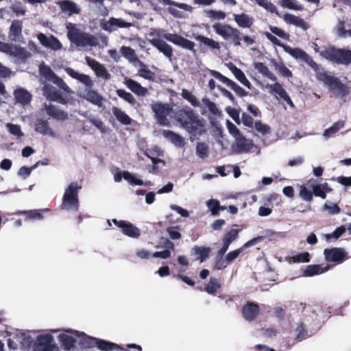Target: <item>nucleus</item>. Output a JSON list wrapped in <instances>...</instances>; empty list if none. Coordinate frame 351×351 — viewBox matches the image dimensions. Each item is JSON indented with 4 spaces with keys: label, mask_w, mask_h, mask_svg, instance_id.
Listing matches in <instances>:
<instances>
[{
    "label": "nucleus",
    "mask_w": 351,
    "mask_h": 351,
    "mask_svg": "<svg viewBox=\"0 0 351 351\" xmlns=\"http://www.w3.org/2000/svg\"><path fill=\"white\" fill-rule=\"evenodd\" d=\"M175 119L190 135V139L199 137L206 132L205 121L190 107L178 110L175 112Z\"/></svg>",
    "instance_id": "obj_1"
},
{
    "label": "nucleus",
    "mask_w": 351,
    "mask_h": 351,
    "mask_svg": "<svg viewBox=\"0 0 351 351\" xmlns=\"http://www.w3.org/2000/svg\"><path fill=\"white\" fill-rule=\"evenodd\" d=\"M215 32L220 36L224 40L230 42L235 47L241 46V41L243 40L247 46L253 45L255 41L249 36H245L237 28L229 24L216 23L213 25Z\"/></svg>",
    "instance_id": "obj_2"
},
{
    "label": "nucleus",
    "mask_w": 351,
    "mask_h": 351,
    "mask_svg": "<svg viewBox=\"0 0 351 351\" xmlns=\"http://www.w3.org/2000/svg\"><path fill=\"white\" fill-rule=\"evenodd\" d=\"M320 56L337 64L348 65L351 63V51L346 49L330 46L322 50Z\"/></svg>",
    "instance_id": "obj_3"
},
{
    "label": "nucleus",
    "mask_w": 351,
    "mask_h": 351,
    "mask_svg": "<svg viewBox=\"0 0 351 351\" xmlns=\"http://www.w3.org/2000/svg\"><path fill=\"white\" fill-rule=\"evenodd\" d=\"M68 29V38L71 43H75L77 46L86 47L90 46L95 47L97 45V38L86 32H80L75 28L74 24L69 23L66 25Z\"/></svg>",
    "instance_id": "obj_4"
},
{
    "label": "nucleus",
    "mask_w": 351,
    "mask_h": 351,
    "mask_svg": "<svg viewBox=\"0 0 351 351\" xmlns=\"http://www.w3.org/2000/svg\"><path fill=\"white\" fill-rule=\"evenodd\" d=\"M82 188L77 182H71L65 189L61 204V208L66 210L78 211L80 200L78 191Z\"/></svg>",
    "instance_id": "obj_5"
},
{
    "label": "nucleus",
    "mask_w": 351,
    "mask_h": 351,
    "mask_svg": "<svg viewBox=\"0 0 351 351\" xmlns=\"http://www.w3.org/2000/svg\"><path fill=\"white\" fill-rule=\"evenodd\" d=\"M319 80L328 86L337 97H344L349 95L350 88L343 84L338 77L326 73L319 75Z\"/></svg>",
    "instance_id": "obj_6"
},
{
    "label": "nucleus",
    "mask_w": 351,
    "mask_h": 351,
    "mask_svg": "<svg viewBox=\"0 0 351 351\" xmlns=\"http://www.w3.org/2000/svg\"><path fill=\"white\" fill-rule=\"evenodd\" d=\"M151 108L157 123L160 125H167L168 124L167 116L172 110L169 104L154 102L151 104Z\"/></svg>",
    "instance_id": "obj_7"
},
{
    "label": "nucleus",
    "mask_w": 351,
    "mask_h": 351,
    "mask_svg": "<svg viewBox=\"0 0 351 351\" xmlns=\"http://www.w3.org/2000/svg\"><path fill=\"white\" fill-rule=\"evenodd\" d=\"M325 261L328 263L341 264L348 258V253L343 248L332 247L324 250Z\"/></svg>",
    "instance_id": "obj_8"
},
{
    "label": "nucleus",
    "mask_w": 351,
    "mask_h": 351,
    "mask_svg": "<svg viewBox=\"0 0 351 351\" xmlns=\"http://www.w3.org/2000/svg\"><path fill=\"white\" fill-rule=\"evenodd\" d=\"M53 337L50 334L38 335L33 347V351H58V348L53 344Z\"/></svg>",
    "instance_id": "obj_9"
},
{
    "label": "nucleus",
    "mask_w": 351,
    "mask_h": 351,
    "mask_svg": "<svg viewBox=\"0 0 351 351\" xmlns=\"http://www.w3.org/2000/svg\"><path fill=\"white\" fill-rule=\"evenodd\" d=\"M285 51L295 59L306 62L312 69L318 68V64L313 60V58L306 52L300 48H291L289 46H284Z\"/></svg>",
    "instance_id": "obj_10"
},
{
    "label": "nucleus",
    "mask_w": 351,
    "mask_h": 351,
    "mask_svg": "<svg viewBox=\"0 0 351 351\" xmlns=\"http://www.w3.org/2000/svg\"><path fill=\"white\" fill-rule=\"evenodd\" d=\"M164 38L167 40H168V41L173 43L174 45H178L183 49H188V50L192 51H195V44L193 42L184 38L181 35H179L178 34L169 33V34H165L164 35Z\"/></svg>",
    "instance_id": "obj_11"
},
{
    "label": "nucleus",
    "mask_w": 351,
    "mask_h": 351,
    "mask_svg": "<svg viewBox=\"0 0 351 351\" xmlns=\"http://www.w3.org/2000/svg\"><path fill=\"white\" fill-rule=\"evenodd\" d=\"M243 317L247 322L254 321L260 314V307L258 304L248 301L241 308Z\"/></svg>",
    "instance_id": "obj_12"
},
{
    "label": "nucleus",
    "mask_w": 351,
    "mask_h": 351,
    "mask_svg": "<svg viewBox=\"0 0 351 351\" xmlns=\"http://www.w3.org/2000/svg\"><path fill=\"white\" fill-rule=\"evenodd\" d=\"M43 92L47 99L51 101H57L63 105L68 102L67 99L62 97L61 92L51 84H46L43 86Z\"/></svg>",
    "instance_id": "obj_13"
},
{
    "label": "nucleus",
    "mask_w": 351,
    "mask_h": 351,
    "mask_svg": "<svg viewBox=\"0 0 351 351\" xmlns=\"http://www.w3.org/2000/svg\"><path fill=\"white\" fill-rule=\"evenodd\" d=\"M213 75L217 78L219 80L226 84L228 87H230L234 92L241 97H246L248 95V92L244 90L242 87L239 86L232 80H230L227 77L223 75L221 73L217 71H213Z\"/></svg>",
    "instance_id": "obj_14"
},
{
    "label": "nucleus",
    "mask_w": 351,
    "mask_h": 351,
    "mask_svg": "<svg viewBox=\"0 0 351 351\" xmlns=\"http://www.w3.org/2000/svg\"><path fill=\"white\" fill-rule=\"evenodd\" d=\"M37 38L43 46L49 48L52 50H60L62 47V45L60 40L53 35L47 36L45 34L40 33L37 36Z\"/></svg>",
    "instance_id": "obj_15"
},
{
    "label": "nucleus",
    "mask_w": 351,
    "mask_h": 351,
    "mask_svg": "<svg viewBox=\"0 0 351 351\" xmlns=\"http://www.w3.org/2000/svg\"><path fill=\"white\" fill-rule=\"evenodd\" d=\"M132 25L131 23H128L122 19L111 17L110 19L101 25V27L105 31L112 32L117 28H128Z\"/></svg>",
    "instance_id": "obj_16"
},
{
    "label": "nucleus",
    "mask_w": 351,
    "mask_h": 351,
    "mask_svg": "<svg viewBox=\"0 0 351 351\" xmlns=\"http://www.w3.org/2000/svg\"><path fill=\"white\" fill-rule=\"evenodd\" d=\"M263 239V237L259 236L248 241L243 245V247L228 252L226 256V260L229 263H232L243 252L244 249L256 245Z\"/></svg>",
    "instance_id": "obj_17"
},
{
    "label": "nucleus",
    "mask_w": 351,
    "mask_h": 351,
    "mask_svg": "<svg viewBox=\"0 0 351 351\" xmlns=\"http://www.w3.org/2000/svg\"><path fill=\"white\" fill-rule=\"evenodd\" d=\"M267 88L269 89V92L271 93L278 95L280 99H283L291 108H294V104L292 100L287 91L282 87V84L278 82H275L274 84L268 85Z\"/></svg>",
    "instance_id": "obj_18"
},
{
    "label": "nucleus",
    "mask_w": 351,
    "mask_h": 351,
    "mask_svg": "<svg viewBox=\"0 0 351 351\" xmlns=\"http://www.w3.org/2000/svg\"><path fill=\"white\" fill-rule=\"evenodd\" d=\"M122 178L132 185L142 186L145 184L142 180L137 178L128 171H123V172L119 171L114 175V180L116 182H120ZM145 185H147V184H145Z\"/></svg>",
    "instance_id": "obj_19"
},
{
    "label": "nucleus",
    "mask_w": 351,
    "mask_h": 351,
    "mask_svg": "<svg viewBox=\"0 0 351 351\" xmlns=\"http://www.w3.org/2000/svg\"><path fill=\"white\" fill-rule=\"evenodd\" d=\"M62 12L71 16L78 14L81 12V8L75 2L71 0H62L58 3Z\"/></svg>",
    "instance_id": "obj_20"
},
{
    "label": "nucleus",
    "mask_w": 351,
    "mask_h": 351,
    "mask_svg": "<svg viewBox=\"0 0 351 351\" xmlns=\"http://www.w3.org/2000/svg\"><path fill=\"white\" fill-rule=\"evenodd\" d=\"M124 84L132 93L138 97H145L149 94V90L147 88L142 86L140 83L132 79L125 78Z\"/></svg>",
    "instance_id": "obj_21"
},
{
    "label": "nucleus",
    "mask_w": 351,
    "mask_h": 351,
    "mask_svg": "<svg viewBox=\"0 0 351 351\" xmlns=\"http://www.w3.org/2000/svg\"><path fill=\"white\" fill-rule=\"evenodd\" d=\"M149 43L156 47L160 52L162 53L166 57L171 58L173 56V49L171 45L160 38H153L149 40Z\"/></svg>",
    "instance_id": "obj_22"
},
{
    "label": "nucleus",
    "mask_w": 351,
    "mask_h": 351,
    "mask_svg": "<svg viewBox=\"0 0 351 351\" xmlns=\"http://www.w3.org/2000/svg\"><path fill=\"white\" fill-rule=\"evenodd\" d=\"M45 108L47 114L56 120L64 121L69 119V114L66 112L60 110L54 105L45 104Z\"/></svg>",
    "instance_id": "obj_23"
},
{
    "label": "nucleus",
    "mask_w": 351,
    "mask_h": 351,
    "mask_svg": "<svg viewBox=\"0 0 351 351\" xmlns=\"http://www.w3.org/2000/svg\"><path fill=\"white\" fill-rule=\"evenodd\" d=\"M51 210L49 208L44 209H34L29 210H21L17 212L18 214L23 215L25 216V220L32 221H40L44 219L43 214L45 213H49Z\"/></svg>",
    "instance_id": "obj_24"
},
{
    "label": "nucleus",
    "mask_w": 351,
    "mask_h": 351,
    "mask_svg": "<svg viewBox=\"0 0 351 351\" xmlns=\"http://www.w3.org/2000/svg\"><path fill=\"white\" fill-rule=\"evenodd\" d=\"M23 22L21 20L15 19L12 22L10 27L8 37L12 41H16L22 37Z\"/></svg>",
    "instance_id": "obj_25"
},
{
    "label": "nucleus",
    "mask_w": 351,
    "mask_h": 351,
    "mask_svg": "<svg viewBox=\"0 0 351 351\" xmlns=\"http://www.w3.org/2000/svg\"><path fill=\"white\" fill-rule=\"evenodd\" d=\"M282 18L287 23L294 25L304 30H307L310 27L308 23L304 19L293 14L286 13L283 15Z\"/></svg>",
    "instance_id": "obj_26"
},
{
    "label": "nucleus",
    "mask_w": 351,
    "mask_h": 351,
    "mask_svg": "<svg viewBox=\"0 0 351 351\" xmlns=\"http://www.w3.org/2000/svg\"><path fill=\"white\" fill-rule=\"evenodd\" d=\"M253 144L252 141L245 138L243 134L235 138L236 152L237 153H244L249 152Z\"/></svg>",
    "instance_id": "obj_27"
},
{
    "label": "nucleus",
    "mask_w": 351,
    "mask_h": 351,
    "mask_svg": "<svg viewBox=\"0 0 351 351\" xmlns=\"http://www.w3.org/2000/svg\"><path fill=\"white\" fill-rule=\"evenodd\" d=\"M14 96L16 102L24 106L29 104L32 98L31 93L23 88L16 89Z\"/></svg>",
    "instance_id": "obj_28"
},
{
    "label": "nucleus",
    "mask_w": 351,
    "mask_h": 351,
    "mask_svg": "<svg viewBox=\"0 0 351 351\" xmlns=\"http://www.w3.org/2000/svg\"><path fill=\"white\" fill-rule=\"evenodd\" d=\"M75 335L79 337V344L82 348H91L95 347L97 338L88 336L84 332L80 333L77 331H75Z\"/></svg>",
    "instance_id": "obj_29"
},
{
    "label": "nucleus",
    "mask_w": 351,
    "mask_h": 351,
    "mask_svg": "<svg viewBox=\"0 0 351 351\" xmlns=\"http://www.w3.org/2000/svg\"><path fill=\"white\" fill-rule=\"evenodd\" d=\"M140 68L138 70L137 75L151 82H156L157 80V76L156 73L152 71L148 66L142 61L138 63Z\"/></svg>",
    "instance_id": "obj_30"
},
{
    "label": "nucleus",
    "mask_w": 351,
    "mask_h": 351,
    "mask_svg": "<svg viewBox=\"0 0 351 351\" xmlns=\"http://www.w3.org/2000/svg\"><path fill=\"white\" fill-rule=\"evenodd\" d=\"M162 134L165 138L169 140L177 147H183L184 145V138L178 134L169 130H164Z\"/></svg>",
    "instance_id": "obj_31"
},
{
    "label": "nucleus",
    "mask_w": 351,
    "mask_h": 351,
    "mask_svg": "<svg viewBox=\"0 0 351 351\" xmlns=\"http://www.w3.org/2000/svg\"><path fill=\"white\" fill-rule=\"evenodd\" d=\"M329 267H323L320 265H306L303 271V276L311 277L315 275L324 273L328 269Z\"/></svg>",
    "instance_id": "obj_32"
},
{
    "label": "nucleus",
    "mask_w": 351,
    "mask_h": 351,
    "mask_svg": "<svg viewBox=\"0 0 351 351\" xmlns=\"http://www.w3.org/2000/svg\"><path fill=\"white\" fill-rule=\"evenodd\" d=\"M61 346L66 350H70L74 348L76 339L67 334L61 333L58 337Z\"/></svg>",
    "instance_id": "obj_33"
},
{
    "label": "nucleus",
    "mask_w": 351,
    "mask_h": 351,
    "mask_svg": "<svg viewBox=\"0 0 351 351\" xmlns=\"http://www.w3.org/2000/svg\"><path fill=\"white\" fill-rule=\"evenodd\" d=\"M112 111L117 120L121 124L128 125L132 123V119L121 109L114 106Z\"/></svg>",
    "instance_id": "obj_34"
},
{
    "label": "nucleus",
    "mask_w": 351,
    "mask_h": 351,
    "mask_svg": "<svg viewBox=\"0 0 351 351\" xmlns=\"http://www.w3.org/2000/svg\"><path fill=\"white\" fill-rule=\"evenodd\" d=\"M237 24L242 28H250L253 24V19L246 14H234Z\"/></svg>",
    "instance_id": "obj_35"
},
{
    "label": "nucleus",
    "mask_w": 351,
    "mask_h": 351,
    "mask_svg": "<svg viewBox=\"0 0 351 351\" xmlns=\"http://www.w3.org/2000/svg\"><path fill=\"white\" fill-rule=\"evenodd\" d=\"M306 186L312 189L313 195L319 197L322 199H326V195L323 191L320 184H317L314 179H311L306 182Z\"/></svg>",
    "instance_id": "obj_36"
},
{
    "label": "nucleus",
    "mask_w": 351,
    "mask_h": 351,
    "mask_svg": "<svg viewBox=\"0 0 351 351\" xmlns=\"http://www.w3.org/2000/svg\"><path fill=\"white\" fill-rule=\"evenodd\" d=\"M65 71L72 78L77 80L86 85L91 84V80L88 75L85 74H80L70 67L66 68Z\"/></svg>",
    "instance_id": "obj_37"
},
{
    "label": "nucleus",
    "mask_w": 351,
    "mask_h": 351,
    "mask_svg": "<svg viewBox=\"0 0 351 351\" xmlns=\"http://www.w3.org/2000/svg\"><path fill=\"white\" fill-rule=\"evenodd\" d=\"M85 99L98 107H101L103 105L104 98L96 90H88L86 93Z\"/></svg>",
    "instance_id": "obj_38"
},
{
    "label": "nucleus",
    "mask_w": 351,
    "mask_h": 351,
    "mask_svg": "<svg viewBox=\"0 0 351 351\" xmlns=\"http://www.w3.org/2000/svg\"><path fill=\"white\" fill-rule=\"evenodd\" d=\"M196 40L200 42L204 45L207 46L211 49H217L219 50L221 49V45L219 42L214 40L212 38L206 37L203 35L197 34L195 36Z\"/></svg>",
    "instance_id": "obj_39"
},
{
    "label": "nucleus",
    "mask_w": 351,
    "mask_h": 351,
    "mask_svg": "<svg viewBox=\"0 0 351 351\" xmlns=\"http://www.w3.org/2000/svg\"><path fill=\"white\" fill-rule=\"evenodd\" d=\"M254 66V69L263 76L274 82L277 80V77L269 71V68L264 63L255 62Z\"/></svg>",
    "instance_id": "obj_40"
},
{
    "label": "nucleus",
    "mask_w": 351,
    "mask_h": 351,
    "mask_svg": "<svg viewBox=\"0 0 351 351\" xmlns=\"http://www.w3.org/2000/svg\"><path fill=\"white\" fill-rule=\"evenodd\" d=\"M120 51L123 56L128 59L130 62L139 63L141 62V60L136 56L134 49H133L130 47L123 46L120 49Z\"/></svg>",
    "instance_id": "obj_41"
},
{
    "label": "nucleus",
    "mask_w": 351,
    "mask_h": 351,
    "mask_svg": "<svg viewBox=\"0 0 351 351\" xmlns=\"http://www.w3.org/2000/svg\"><path fill=\"white\" fill-rule=\"evenodd\" d=\"M95 347L98 348V349L102 351H110L112 350L121 349L118 344L99 339H97Z\"/></svg>",
    "instance_id": "obj_42"
},
{
    "label": "nucleus",
    "mask_w": 351,
    "mask_h": 351,
    "mask_svg": "<svg viewBox=\"0 0 351 351\" xmlns=\"http://www.w3.org/2000/svg\"><path fill=\"white\" fill-rule=\"evenodd\" d=\"M35 130L37 132L43 135L52 134V131L49 127V122L47 120L41 119L37 120L35 125Z\"/></svg>",
    "instance_id": "obj_43"
},
{
    "label": "nucleus",
    "mask_w": 351,
    "mask_h": 351,
    "mask_svg": "<svg viewBox=\"0 0 351 351\" xmlns=\"http://www.w3.org/2000/svg\"><path fill=\"white\" fill-rule=\"evenodd\" d=\"M345 125L343 121H338L332 124V125L326 130L324 132V136L326 139H328L332 136L335 134L342 129Z\"/></svg>",
    "instance_id": "obj_44"
},
{
    "label": "nucleus",
    "mask_w": 351,
    "mask_h": 351,
    "mask_svg": "<svg viewBox=\"0 0 351 351\" xmlns=\"http://www.w3.org/2000/svg\"><path fill=\"white\" fill-rule=\"evenodd\" d=\"M122 232L126 236L132 238H138L141 235V230L129 221L123 227Z\"/></svg>",
    "instance_id": "obj_45"
},
{
    "label": "nucleus",
    "mask_w": 351,
    "mask_h": 351,
    "mask_svg": "<svg viewBox=\"0 0 351 351\" xmlns=\"http://www.w3.org/2000/svg\"><path fill=\"white\" fill-rule=\"evenodd\" d=\"M202 101L211 114L215 117H220L221 115V111L217 108V105L208 98L204 97Z\"/></svg>",
    "instance_id": "obj_46"
},
{
    "label": "nucleus",
    "mask_w": 351,
    "mask_h": 351,
    "mask_svg": "<svg viewBox=\"0 0 351 351\" xmlns=\"http://www.w3.org/2000/svg\"><path fill=\"white\" fill-rule=\"evenodd\" d=\"M273 66L279 73L285 77H292V72L285 65L283 62H277L275 60H272Z\"/></svg>",
    "instance_id": "obj_47"
},
{
    "label": "nucleus",
    "mask_w": 351,
    "mask_h": 351,
    "mask_svg": "<svg viewBox=\"0 0 351 351\" xmlns=\"http://www.w3.org/2000/svg\"><path fill=\"white\" fill-rule=\"evenodd\" d=\"M194 253L197 256V259L201 262L204 261L209 256L211 249L209 247H198L193 248Z\"/></svg>",
    "instance_id": "obj_48"
},
{
    "label": "nucleus",
    "mask_w": 351,
    "mask_h": 351,
    "mask_svg": "<svg viewBox=\"0 0 351 351\" xmlns=\"http://www.w3.org/2000/svg\"><path fill=\"white\" fill-rule=\"evenodd\" d=\"M221 288V284L217 278L211 277L209 282L205 287V291L209 293L214 295L217 290Z\"/></svg>",
    "instance_id": "obj_49"
},
{
    "label": "nucleus",
    "mask_w": 351,
    "mask_h": 351,
    "mask_svg": "<svg viewBox=\"0 0 351 351\" xmlns=\"http://www.w3.org/2000/svg\"><path fill=\"white\" fill-rule=\"evenodd\" d=\"M116 93L120 98L123 99L130 105L134 106L136 104V100L134 97L124 89H117Z\"/></svg>",
    "instance_id": "obj_50"
},
{
    "label": "nucleus",
    "mask_w": 351,
    "mask_h": 351,
    "mask_svg": "<svg viewBox=\"0 0 351 351\" xmlns=\"http://www.w3.org/2000/svg\"><path fill=\"white\" fill-rule=\"evenodd\" d=\"M10 55L14 56L22 60H26L29 57L30 53L26 49L23 47L13 46L12 53H10Z\"/></svg>",
    "instance_id": "obj_51"
},
{
    "label": "nucleus",
    "mask_w": 351,
    "mask_h": 351,
    "mask_svg": "<svg viewBox=\"0 0 351 351\" xmlns=\"http://www.w3.org/2000/svg\"><path fill=\"white\" fill-rule=\"evenodd\" d=\"M182 97L187 100L193 107H199L200 102L197 97L186 89H182Z\"/></svg>",
    "instance_id": "obj_52"
},
{
    "label": "nucleus",
    "mask_w": 351,
    "mask_h": 351,
    "mask_svg": "<svg viewBox=\"0 0 351 351\" xmlns=\"http://www.w3.org/2000/svg\"><path fill=\"white\" fill-rule=\"evenodd\" d=\"M256 3L261 6L265 8L267 11L269 12L272 14H276L277 15H279V13L278 12V10L276 7L269 1L268 0H254Z\"/></svg>",
    "instance_id": "obj_53"
},
{
    "label": "nucleus",
    "mask_w": 351,
    "mask_h": 351,
    "mask_svg": "<svg viewBox=\"0 0 351 351\" xmlns=\"http://www.w3.org/2000/svg\"><path fill=\"white\" fill-rule=\"evenodd\" d=\"M196 154L202 159L208 157L209 154L208 146L205 143L198 142L196 145Z\"/></svg>",
    "instance_id": "obj_54"
},
{
    "label": "nucleus",
    "mask_w": 351,
    "mask_h": 351,
    "mask_svg": "<svg viewBox=\"0 0 351 351\" xmlns=\"http://www.w3.org/2000/svg\"><path fill=\"white\" fill-rule=\"evenodd\" d=\"M40 162H37L30 167H27L25 166L21 167L18 171V176L21 177L24 180L26 179L30 176L32 171L40 165Z\"/></svg>",
    "instance_id": "obj_55"
},
{
    "label": "nucleus",
    "mask_w": 351,
    "mask_h": 351,
    "mask_svg": "<svg viewBox=\"0 0 351 351\" xmlns=\"http://www.w3.org/2000/svg\"><path fill=\"white\" fill-rule=\"evenodd\" d=\"M306 186H301L299 191V196L304 201L311 202L313 199L312 191Z\"/></svg>",
    "instance_id": "obj_56"
},
{
    "label": "nucleus",
    "mask_w": 351,
    "mask_h": 351,
    "mask_svg": "<svg viewBox=\"0 0 351 351\" xmlns=\"http://www.w3.org/2000/svg\"><path fill=\"white\" fill-rule=\"evenodd\" d=\"M296 332V340L301 341L305 339L308 337V332L305 328L304 324L301 322L299 323L295 329Z\"/></svg>",
    "instance_id": "obj_57"
},
{
    "label": "nucleus",
    "mask_w": 351,
    "mask_h": 351,
    "mask_svg": "<svg viewBox=\"0 0 351 351\" xmlns=\"http://www.w3.org/2000/svg\"><path fill=\"white\" fill-rule=\"evenodd\" d=\"M281 5L291 10L302 11L304 7L301 4H297L295 0H281Z\"/></svg>",
    "instance_id": "obj_58"
},
{
    "label": "nucleus",
    "mask_w": 351,
    "mask_h": 351,
    "mask_svg": "<svg viewBox=\"0 0 351 351\" xmlns=\"http://www.w3.org/2000/svg\"><path fill=\"white\" fill-rule=\"evenodd\" d=\"M287 306L285 305H276L273 308V312L276 318L279 320H284L286 317Z\"/></svg>",
    "instance_id": "obj_59"
},
{
    "label": "nucleus",
    "mask_w": 351,
    "mask_h": 351,
    "mask_svg": "<svg viewBox=\"0 0 351 351\" xmlns=\"http://www.w3.org/2000/svg\"><path fill=\"white\" fill-rule=\"evenodd\" d=\"M40 75L44 77L47 80L51 82L56 75L51 69L47 65L43 66L40 68Z\"/></svg>",
    "instance_id": "obj_60"
},
{
    "label": "nucleus",
    "mask_w": 351,
    "mask_h": 351,
    "mask_svg": "<svg viewBox=\"0 0 351 351\" xmlns=\"http://www.w3.org/2000/svg\"><path fill=\"white\" fill-rule=\"evenodd\" d=\"M255 130L263 135H266L270 133V127L262 123L261 121H256L254 123Z\"/></svg>",
    "instance_id": "obj_61"
},
{
    "label": "nucleus",
    "mask_w": 351,
    "mask_h": 351,
    "mask_svg": "<svg viewBox=\"0 0 351 351\" xmlns=\"http://www.w3.org/2000/svg\"><path fill=\"white\" fill-rule=\"evenodd\" d=\"M180 227L179 226H170L167 228V232L169 235V237L173 240L180 239L182 235L180 232Z\"/></svg>",
    "instance_id": "obj_62"
},
{
    "label": "nucleus",
    "mask_w": 351,
    "mask_h": 351,
    "mask_svg": "<svg viewBox=\"0 0 351 351\" xmlns=\"http://www.w3.org/2000/svg\"><path fill=\"white\" fill-rule=\"evenodd\" d=\"M239 231L236 229H232L229 232H226L223 238V242H226L228 244L234 241L238 237Z\"/></svg>",
    "instance_id": "obj_63"
},
{
    "label": "nucleus",
    "mask_w": 351,
    "mask_h": 351,
    "mask_svg": "<svg viewBox=\"0 0 351 351\" xmlns=\"http://www.w3.org/2000/svg\"><path fill=\"white\" fill-rule=\"evenodd\" d=\"M330 180L335 181L338 182L339 184L346 186V187H350L351 186V176H338V177H332Z\"/></svg>",
    "instance_id": "obj_64"
}]
</instances>
